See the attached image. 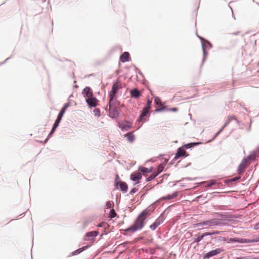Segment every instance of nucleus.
I'll list each match as a JSON object with an SVG mask.
<instances>
[{
	"instance_id": "6e6552de",
	"label": "nucleus",
	"mask_w": 259,
	"mask_h": 259,
	"mask_svg": "<svg viewBox=\"0 0 259 259\" xmlns=\"http://www.w3.org/2000/svg\"><path fill=\"white\" fill-rule=\"evenodd\" d=\"M189 155V154H187L185 149L182 146H181L178 149L177 152L175 154L174 160H177L182 157H186Z\"/></svg>"
},
{
	"instance_id": "49530a36",
	"label": "nucleus",
	"mask_w": 259,
	"mask_h": 259,
	"mask_svg": "<svg viewBox=\"0 0 259 259\" xmlns=\"http://www.w3.org/2000/svg\"><path fill=\"white\" fill-rule=\"evenodd\" d=\"M169 111L175 112V111H178V108H170V109H169Z\"/></svg>"
},
{
	"instance_id": "13d9d810",
	"label": "nucleus",
	"mask_w": 259,
	"mask_h": 259,
	"mask_svg": "<svg viewBox=\"0 0 259 259\" xmlns=\"http://www.w3.org/2000/svg\"><path fill=\"white\" fill-rule=\"evenodd\" d=\"M237 34H238V32L234 33V34H235V35H237Z\"/></svg>"
},
{
	"instance_id": "0eeeda50",
	"label": "nucleus",
	"mask_w": 259,
	"mask_h": 259,
	"mask_svg": "<svg viewBox=\"0 0 259 259\" xmlns=\"http://www.w3.org/2000/svg\"><path fill=\"white\" fill-rule=\"evenodd\" d=\"M118 82V80L114 83L112 87V89L110 92L109 93V100L110 101H113L115 97V95L116 94L118 90L121 88V87L118 86L117 84Z\"/></svg>"
},
{
	"instance_id": "20e7f679",
	"label": "nucleus",
	"mask_w": 259,
	"mask_h": 259,
	"mask_svg": "<svg viewBox=\"0 0 259 259\" xmlns=\"http://www.w3.org/2000/svg\"><path fill=\"white\" fill-rule=\"evenodd\" d=\"M119 179V176L117 175L115 179V187L116 189H120L122 193H125L128 190V185L124 182L118 181Z\"/></svg>"
},
{
	"instance_id": "dca6fc26",
	"label": "nucleus",
	"mask_w": 259,
	"mask_h": 259,
	"mask_svg": "<svg viewBox=\"0 0 259 259\" xmlns=\"http://www.w3.org/2000/svg\"><path fill=\"white\" fill-rule=\"evenodd\" d=\"M70 106V104L69 102L65 103L63 107L61 108L60 110L57 117L61 119L62 120V118L64 115V114L65 113L66 109Z\"/></svg>"
},
{
	"instance_id": "4be33fe9",
	"label": "nucleus",
	"mask_w": 259,
	"mask_h": 259,
	"mask_svg": "<svg viewBox=\"0 0 259 259\" xmlns=\"http://www.w3.org/2000/svg\"><path fill=\"white\" fill-rule=\"evenodd\" d=\"M130 92L132 98L138 99L141 96V93L137 88L131 90Z\"/></svg>"
},
{
	"instance_id": "9d476101",
	"label": "nucleus",
	"mask_w": 259,
	"mask_h": 259,
	"mask_svg": "<svg viewBox=\"0 0 259 259\" xmlns=\"http://www.w3.org/2000/svg\"><path fill=\"white\" fill-rule=\"evenodd\" d=\"M85 102L90 107H96L98 105V99L93 96L85 99Z\"/></svg>"
},
{
	"instance_id": "e433bc0d",
	"label": "nucleus",
	"mask_w": 259,
	"mask_h": 259,
	"mask_svg": "<svg viewBox=\"0 0 259 259\" xmlns=\"http://www.w3.org/2000/svg\"><path fill=\"white\" fill-rule=\"evenodd\" d=\"M151 103H152V101L151 100H150L149 99H148L147 104H146V106L145 107H144V108L147 109V110H149L151 108Z\"/></svg>"
},
{
	"instance_id": "c9c22d12",
	"label": "nucleus",
	"mask_w": 259,
	"mask_h": 259,
	"mask_svg": "<svg viewBox=\"0 0 259 259\" xmlns=\"http://www.w3.org/2000/svg\"><path fill=\"white\" fill-rule=\"evenodd\" d=\"M207 183V187H210L216 184V181L214 180H212L209 181H208Z\"/></svg>"
},
{
	"instance_id": "ea45409f",
	"label": "nucleus",
	"mask_w": 259,
	"mask_h": 259,
	"mask_svg": "<svg viewBox=\"0 0 259 259\" xmlns=\"http://www.w3.org/2000/svg\"><path fill=\"white\" fill-rule=\"evenodd\" d=\"M154 103L156 105H158L159 104H160L161 103L160 99L158 97H155L154 99Z\"/></svg>"
},
{
	"instance_id": "c756f323",
	"label": "nucleus",
	"mask_w": 259,
	"mask_h": 259,
	"mask_svg": "<svg viewBox=\"0 0 259 259\" xmlns=\"http://www.w3.org/2000/svg\"><path fill=\"white\" fill-rule=\"evenodd\" d=\"M200 233H198V236L197 238H195L194 241L192 242V244L193 243H198L201 240H202L204 238L202 236V234L201 235H199Z\"/></svg>"
},
{
	"instance_id": "a211bd4d",
	"label": "nucleus",
	"mask_w": 259,
	"mask_h": 259,
	"mask_svg": "<svg viewBox=\"0 0 259 259\" xmlns=\"http://www.w3.org/2000/svg\"><path fill=\"white\" fill-rule=\"evenodd\" d=\"M82 94L84 95L85 99L88 97H90L93 96V92L91 91V89L89 87H86L84 88Z\"/></svg>"
},
{
	"instance_id": "c85d7f7f",
	"label": "nucleus",
	"mask_w": 259,
	"mask_h": 259,
	"mask_svg": "<svg viewBox=\"0 0 259 259\" xmlns=\"http://www.w3.org/2000/svg\"><path fill=\"white\" fill-rule=\"evenodd\" d=\"M232 119L235 120L238 123H240V121L238 120L236 118L235 116H228V117L227 118L225 123L228 125L230 122V121Z\"/></svg>"
},
{
	"instance_id": "5701e85b",
	"label": "nucleus",
	"mask_w": 259,
	"mask_h": 259,
	"mask_svg": "<svg viewBox=\"0 0 259 259\" xmlns=\"http://www.w3.org/2000/svg\"><path fill=\"white\" fill-rule=\"evenodd\" d=\"M240 178H241V177H240V176L235 177L232 179L226 180L225 181V183L228 186H229L232 183L238 181L239 179H240Z\"/></svg>"
},
{
	"instance_id": "c03bdc74",
	"label": "nucleus",
	"mask_w": 259,
	"mask_h": 259,
	"mask_svg": "<svg viewBox=\"0 0 259 259\" xmlns=\"http://www.w3.org/2000/svg\"><path fill=\"white\" fill-rule=\"evenodd\" d=\"M202 236L204 237L207 236H210L212 235L211 232H205L203 234H202Z\"/></svg>"
},
{
	"instance_id": "412c9836",
	"label": "nucleus",
	"mask_w": 259,
	"mask_h": 259,
	"mask_svg": "<svg viewBox=\"0 0 259 259\" xmlns=\"http://www.w3.org/2000/svg\"><path fill=\"white\" fill-rule=\"evenodd\" d=\"M153 170V167H151L150 168H146L145 167L140 166L138 168V170L140 171L143 175L149 174L152 172Z\"/></svg>"
},
{
	"instance_id": "473e14b6",
	"label": "nucleus",
	"mask_w": 259,
	"mask_h": 259,
	"mask_svg": "<svg viewBox=\"0 0 259 259\" xmlns=\"http://www.w3.org/2000/svg\"><path fill=\"white\" fill-rule=\"evenodd\" d=\"M244 159H246V161L249 163L250 160H252L255 159V155L253 154L249 155L246 158H244Z\"/></svg>"
},
{
	"instance_id": "f03ea898",
	"label": "nucleus",
	"mask_w": 259,
	"mask_h": 259,
	"mask_svg": "<svg viewBox=\"0 0 259 259\" xmlns=\"http://www.w3.org/2000/svg\"><path fill=\"white\" fill-rule=\"evenodd\" d=\"M259 242V236H255L253 239H247L241 238H230L227 241V243H252Z\"/></svg>"
},
{
	"instance_id": "79ce46f5",
	"label": "nucleus",
	"mask_w": 259,
	"mask_h": 259,
	"mask_svg": "<svg viewBox=\"0 0 259 259\" xmlns=\"http://www.w3.org/2000/svg\"><path fill=\"white\" fill-rule=\"evenodd\" d=\"M138 191V189L135 187V188H133L131 191H130V194H134L135 193H136L137 191Z\"/></svg>"
},
{
	"instance_id": "de8ad7c7",
	"label": "nucleus",
	"mask_w": 259,
	"mask_h": 259,
	"mask_svg": "<svg viewBox=\"0 0 259 259\" xmlns=\"http://www.w3.org/2000/svg\"><path fill=\"white\" fill-rule=\"evenodd\" d=\"M220 233V232L218 231L211 232L212 235H215V234H219Z\"/></svg>"
},
{
	"instance_id": "1a4fd4ad",
	"label": "nucleus",
	"mask_w": 259,
	"mask_h": 259,
	"mask_svg": "<svg viewBox=\"0 0 259 259\" xmlns=\"http://www.w3.org/2000/svg\"><path fill=\"white\" fill-rule=\"evenodd\" d=\"M163 170V166L162 164H159L158 166L156 171L154 172L148 178H146V181L147 182H150L155 178L159 174H160Z\"/></svg>"
},
{
	"instance_id": "b1692460",
	"label": "nucleus",
	"mask_w": 259,
	"mask_h": 259,
	"mask_svg": "<svg viewBox=\"0 0 259 259\" xmlns=\"http://www.w3.org/2000/svg\"><path fill=\"white\" fill-rule=\"evenodd\" d=\"M178 195V192L176 191L173 193L172 195L168 194L166 196L161 198L162 200H170L177 197Z\"/></svg>"
},
{
	"instance_id": "f8f14e48",
	"label": "nucleus",
	"mask_w": 259,
	"mask_h": 259,
	"mask_svg": "<svg viewBox=\"0 0 259 259\" xmlns=\"http://www.w3.org/2000/svg\"><path fill=\"white\" fill-rule=\"evenodd\" d=\"M249 162L246 161V159H243L241 162L238 165L237 172L238 174H242L245 168L248 166Z\"/></svg>"
},
{
	"instance_id": "423d86ee",
	"label": "nucleus",
	"mask_w": 259,
	"mask_h": 259,
	"mask_svg": "<svg viewBox=\"0 0 259 259\" xmlns=\"http://www.w3.org/2000/svg\"><path fill=\"white\" fill-rule=\"evenodd\" d=\"M164 221V215L163 213H162L159 217L156 219V220L154 221V222L151 224L149 226V228L154 231L156 229V228L162 223H163Z\"/></svg>"
},
{
	"instance_id": "8fccbe9b",
	"label": "nucleus",
	"mask_w": 259,
	"mask_h": 259,
	"mask_svg": "<svg viewBox=\"0 0 259 259\" xmlns=\"http://www.w3.org/2000/svg\"><path fill=\"white\" fill-rule=\"evenodd\" d=\"M9 59H10V57H9V58H7V59L5 60V61H4V62H2V63H0V65H1L4 64H5V63H6V62H7V61Z\"/></svg>"
},
{
	"instance_id": "a18cd8bd",
	"label": "nucleus",
	"mask_w": 259,
	"mask_h": 259,
	"mask_svg": "<svg viewBox=\"0 0 259 259\" xmlns=\"http://www.w3.org/2000/svg\"><path fill=\"white\" fill-rule=\"evenodd\" d=\"M254 229L255 230L259 229V222L254 225Z\"/></svg>"
},
{
	"instance_id": "2f4dec72",
	"label": "nucleus",
	"mask_w": 259,
	"mask_h": 259,
	"mask_svg": "<svg viewBox=\"0 0 259 259\" xmlns=\"http://www.w3.org/2000/svg\"><path fill=\"white\" fill-rule=\"evenodd\" d=\"M117 214L115 211V210L112 208L110 210L109 214V218L111 219H113L115 218Z\"/></svg>"
},
{
	"instance_id": "393cba45",
	"label": "nucleus",
	"mask_w": 259,
	"mask_h": 259,
	"mask_svg": "<svg viewBox=\"0 0 259 259\" xmlns=\"http://www.w3.org/2000/svg\"><path fill=\"white\" fill-rule=\"evenodd\" d=\"M199 144H200V143H198V142L189 143L184 145L183 146H182V147L184 149H190L192 147H194L195 146L198 145Z\"/></svg>"
},
{
	"instance_id": "7ed1b4c3",
	"label": "nucleus",
	"mask_w": 259,
	"mask_h": 259,
	"mask_svg": "<svg viewBox=\"0 0 259 259\" xmlns=\"http://www.w3.org/2000/svg\"><path fill=\"white\" fill-rule=\"evenodd\" d=\"M119 110L120 109L115 104L114 100L113 101H109V114L110 118L113 119L118 118L119 115Z\"/></svg>"
},
{
	"instance_id": "4468645a",
	"label": "nucleus",
	"mask_w": 259,
	"mask_h": 259,
	"mask_svg": "<svg viewBox=\"0 0 259 259\" xmlns=\"http://www.w3.org/2000/svg\"><path fill=\"white\" fill-rule=\"evenodd\" d=\"M118 126L122 131H128L132 127V124L130 121L125 120L124 122H119Z\"/></svg>"
},
{
	"instance_id": "a19ab883",
	"label": "nucleus",
	"mask_w": 259,
	"mask_h": 259,
	"mask_svg": "<svg viewBox=\"0 0 259 259\" xmlns=\"http://www.w3.org/2000/svg\"><path fill=\"white\" fill-rule=\"evenodd\" d=\"M223 131V129H220L217 133L214 135V137H213L212 139L211 140H209V142L212 141L213 139H214Z\"/></svg>"
},
{
	"instance_id": "9b49d317",
	"label": "nucleus",
	"mask_w": 259,
	"mask_h": 259,
	"mask_svg": "<svg viewBox=\"0 0 259 259\" xmlns=\"http://www.w3.org/2000/svg\"><path fill=\"white\" fill-rule=\"evenodd\" d=\"M142 176L141 173L139 172H134L131 174L130 176V179L135 182L134 185H136L140 183V180H141Z\"/></svg>"
},
{
	"instance_id": "bb28decb",
	"label": "nucleus",
	"mask_w": 259,
	"mask_h": 259,
	"mask_svg": "<svg viewBox=\"0 0 259 259\" xmlns=\"http://www.w3.org/2000/svg\"><path fill=\"white\" fill-rule=\"evenodd\" d=\"M61 119L57 117V119H56L53 127L52 128V133H54L56 130V128L58 127V126L59 125V123L61 121Z\"/></svg>"
},
{
	"instance_id": "6ab92c4d",
	"label": "nucleus",
	"mask_w": 259,
	"mask_h": 259,
	"mask_svg": "<svg viewBox=\"0 0 259 259\" xmlns=\"http://www.w3.org/2000/svg\"><path fill=\"white\" fill-rule=\"evenodd\" d=\"M90 247V245H87L84 246L81 248H79L75 250V251L72 252L71 253V255H75L78 254L80 253L81 252H82V251H83L85 250L86 249H87L88 248H89Z\"/></svg>"
},
{
	"instance_id": "7c9ffc66",
	"label": "nucleus",
	"mask_w": 259,
	"mask_h": 259,
	"mask_svg": "<svg viewBox=\"0 0 259 259\" xmlns=\"http://www.w3.org/2000/svg\"><path fill=\"white\" fill-rule=\"evenodd\" d=\"M166 110H169V109H168L167 106H163L162 107L157 108L155 110V112H162V111H166Z\"/></svg>"
},
{
	"instance_id": "cd10ccee",
	"label": "nucleus",
	"mask_w": 259,
	"mask_h": 259,
	"mask_svg": "<svg viewBox=\"0 0 259 259\" xmlns=\"http://www.w3.org/2000/svg\"><path fill=\"white\" fill-rule=\"evenodd\" d=\"M124 137L130 142H133L135 140V136L133 133L128 132L125 134Z\"/></svg>"
},
{
	"instance_id": "f3484780",
	"label": "nucleus",
	"mask_w": 259,
	"mask_h": 259,
	"mask_svg": "<svg viewBox=\"0 0 259 259\" xmlns=\"http://www.w3.org/2000/svg\"><path fill=\"white\" fill-rule=\"evenodd\" d=\"M197 36L200 38V39L201 40V46H202V50H203V59H202V64H203L205 61V58H206L207 56L208 55V53L206 52V51L205 50V45L204 44V42L202 41L203 40V38L199 36L198 35H197ZM202 65V64H201V65Z\"/></svg>"
},
{
	"instance_id": "3c124183",
	"label": "nucleus",
	"mask_w": 259,
	"mask_h": 259,
	"mask_svg": "<svg viewBox=\"0 0 259 259\" xmlns=\"http://www.w3.org/2000/svg\"><path fill=\"white\" fill-rule=\"evenodd\" d=\"M104 223L103 222H102V223H100L99 224H98V225H97V227H102L103 226V225H104Z\"/></svg>"
},
{
	"instance_id": "603ef678",
	"label": "nucleus",
	"mask_w": 259,
	"mask_h": 259,
	"mask_svg": "<svg viewBox=\"0 0 259 259\" xmlns=\"http://www.w3.org/2000/svg\"><path fill=\"white\" fill-rule=\"evenodd\" d=\"M227 126V124L225 123L223 126L221 128V129H223V130Z\"/></svg>"
},
{
	"instance_id": "58836bf2",
	"label": "nucleus",
	"mask_w": 259,
	"mask_h": 259,
	"mask_svg": "<svg viewBox=\"0 0 259 259\" xmlns=\"http://www.w3.org/2000/svg\"><path fill=\"white\" fill-rule=\"evenodd\" d=\"M202 41L204 42L205 46L206 45V47H208L209 48H211L212 47L211 43L207 40L203 38V40Z\"/></svg>"
},
{
	"instance_id": "ddd939ff",
	"label": "nucleus",
	"mask_w": 259,
	"mask_h": 259,
	"mask_svg": "<svg viewBox=\"0 0 259 259\" xmlns=\"http://www.w3.org/2000/svg\"><path fill=\"white\" fill-rule=\"evenodd\" d=\"M221 251L222 250L220 248H217L211 250L205 254L203 259H208L210 257L220 253Z\"/></svg>"
},
{
	"instance_id": "f704fd0d",
	"label": "nucleus",
	"mask_w": 259,
	"mask_h": 259,
	"mask_svg": "<svg viewBox=\"0 0 259 259\" xmlns=\"http://www.w3.org/2000/svg\"><path fill=\"white\" fill-rule=\"evenodd\" d=\"M93 113L95 116L99 117L101 115L100 110L99 108H95L93 110Z\"/></svg>"
},
{
	"instance_id": "4d7b16f0",
	"label": "nucleus",
	"mask_w": 259,
	"mask_h": 259,
	"mask_svg": "<svg viewBox=\"0 0 259 259\" xmlns=\"http://www.w3.org/2000/svg\"><path fill=\"white\" fill-rule=\"evenodd\" d=\"M244 109L245 111H247V109H246V108H245H245H244Z\"/></svg>"
},
{
	"instance_id": "39448f33",
	"label": "nucleus",
	"mask_w": 259,
	"mask_h": 259,
	"mask_svg": "<svg viewBox=\"0 0 259 259\" xmlns=\"http://www.w3.org/2000/svg\"><path fill=\"white\" fill-rule=\"evenodd\" d=\"M220 222L218 219H213L210 220L205 221L199 223H197L196 225L198 227H202L204 225H208L209 227L219 226L220 225Z\"/></svg>"
},
{
	"instance_id": "5fc2aeb1",
	"label": "nucleus",
	"mask_w": 259,
	"mask_h": 259,
	"mask_svg": "<svg viewBox=\"0 0 259 259\" xmlns=\"http://www.w3.org/2000/svg\"><path fill=\"white\" fill-rule=\"evenodd\" d=\"M139 74L140 75H142V73L140 70L139 71Z\"/></svg>"
},
{
	"instance_id": "aec40b11",
	"label": "nucleus",
	"mask_w": 259,
	"mask_h": 259,
	"mask_svg": "<svg viewBox=\"0 0 259 259\" xmlns=\"http://www.w3.org/2000/svg\"><path fill=\"white\" fill-rule=\"evenodd\" d=\"M130 58V54L127 52H124L122 54V55L120 57V60L122 63H124L125 62H127L129 61Z\"/></svg>"
},
{
	"instance_id": "052dcab7",
	"label": "nucleus",
	"mask_w": 259,
	"mask_h": 259,
	"mask_svg": "<svg viewBox=\"0 0 259 259\" xmlns=\"http://www.w3.org/2000/svg\"><path fill=\"white\" fill-rule=\"evenodd\" d=\"M253 1H254V0H252Z\"/></svg>"
},
{
	"instance_id": "bf43d9fd",
	"label": "nucleus",
	"mask_w": 259,
	"mask_h": 259,
	"mask_svg": "<svg viewBox=\"0 0 259 259\" xmlns=\"http://www.w3.org/2000/svg\"><path fill=\"white\" fill-rule=\"evenodd\" d=\"M258 149H259V145H258Z\"/></svg>"
},
{
	"instance_id": "864d4df0",
	"label": "nucleus",
	"mask_w": 259,
	"mask_h": 259,
	"mask_svg": "<svg viewBox=\"0 0 259 259\" xmlns=\"http://www.w3.org/2000/svg\"><path fill=\"white\" fill-rule=\"evenodd\" d=\"M217 214H218V215L219 217H222H222H224V215H223V214H222V213H218Z\"/></svg>"
},
{
	"instance_id": "f257e3e1",
	"label": "nucleus",
	"mask_w": 259,
	"mask_h": 259,
	"mask_svg": "<svg viewBox=\"0 0 259 259\" xmlns=\"http://www.w3.org/2000/svg\"><path fill=\"white\" fill-rule=\"evenodd\" d=\"M148 215L147 209L143 210L137 217L133 225L125 229L126 232H135L141 230L145 225L146 217Z\"/></svg>"
},
{
	"instance_id": "09e8293b",
	"label": "nucleus",
	"mask_w": 259,
	"mask_h": 259,
	"mask_svg": "<svg viewBox=\"0 0 259 259\" xmlns=\"http://www.w3.org/2000/svg\"><path fill=\"white\" fill-rule=\"evenodd\" d=\"M235 259H247L246 256L237 257Z\"/></svg>"
},
{
	"instance_id": "72a5a7b5",
	"label": "nucleus",
	"mask_w": 259,
	"mask_h": 259,
	"mask_svg": "<svg viewBox=\"0 0 259 259\" xmlns=\"http://www.w3.org/2000/svg\"><path fill=\"white\" fill-rule=\"evenodd\" d=\"M228 239L229 238H226L225 237H222V236H219L217 237V240L219 242H227L228 241Z\"/></svg>"
},
{
	"instance_id": "6e6d98bb",
	"label": "nucleus",
	"mask_w": 259,
	"mask_h": 259,
	"mask_svg": "<svg viewBox=\"0 0 259 259\" xmlns=\"http://www.w3.org/2000/svg\"><path fill=\"white\" fill-rule=\"evenodd\" d=\"M174 160V159L172 160V161L170 162V164H172L173 163V161Z\"/></svg>"
},
{
	"instance_id": "2eb2a0df",
	"label": "nucleus",
	"mask_w": 259,
	"mask_h": 259,
	"mask_svg": "<svg viewBox=\"0 0 259 259\" xmlns=\"http://www.w3.org/2000/svg\"><path fill=\"white\" fill-rule=\"evenodd\" d=\"M99 232L96 231H90L85 234L84 240H92L94 238L97 236Z\"/></svg>"
},
{
	"instance_id": "37998d69",
	"label": "nucleus",
	"mask_w": 259,
	"mask_h": 259,
	"mask_svg": "<svg viewBox=\"0 0 259 259\" xmlns=\"http://www.w3.org/2000/svg\"><path fill=\"white\" fill-rule=\"evenodd\" d=\"M53 133H52V130H51L50 133H49V135L48 136L47 138L44 141L45 143H46L48 141V140L52 137Z\"/></svg>"
},
{
	"instance_id": "4c0bfd02",
	"label": "nucleus",
	"mask_w": 259,
	"mask_h": 259,
	"mask_svg": "<svg viewBox=\"0 0 259 259\" xmlns=\"http://www.w3.org/2000/svg\"><path fill=\"white\" fill-rule=\"evenodd\" d=\"M113 206V202L112 201H108L106 203V208H110L111 207Z\"/></svg>"
},
{
	"instance_id": "a878e982",
	"label": "nucleus",
	"mask_w": 259,
	"mask_h": 259,
	"mask_svg": "<svg viewBox=\"0 0 259 259\" xmlns=\"http://www.w3.org/2000/svg\"><path fill=\"white\" fill-rule=\"evenodd\" d=\"M149 111L147 109L143 108L138 121H141L149 113Z\"/></svg>"
}]
</instances>
